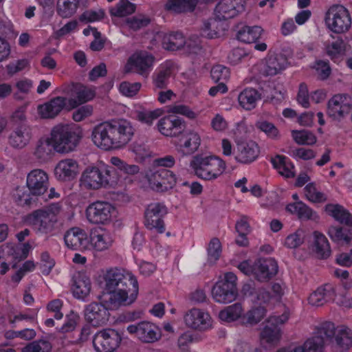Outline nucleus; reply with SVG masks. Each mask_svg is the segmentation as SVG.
<instances>
[{
	"label": "nucleus",
	"mask_w": 352,
	"mask_h": 352,
	"mask_svg": "<svg viewBox=\"0 0 352 352\" xmlns=\"http://www.w3.org/2000/svg\"><path fill=\"white\" fill-rule=\"evenodd\" d=\"M107 293L101 300L111 309H118L129 306L137 299L139 287L137 278L130 272L120 268H111L104 274Z\"/></svg>",
	"instance_id": "nucleus-1"
},
{
	"label": "nucleus",
	"mask_w": 352,
	"mask_h": 352,
	"mask_svg": "<svg viewBox=\"0 0 352 352\" xmlns=\"http://www.w3.org/2000/svg\"><path fill=\"white\" fill-rule=\"evenodd\" d=\"M325 341L330 342L334 352H346L352 346V333L344 326L336 327L334 323L326 321L317 327L316 335L302 346L277 352H322Z\"/></svg>",
	"instance_id": "nucleus-2"
},
{
	"label": "nucleus",
	"mask_w": 352,
	"mask_h": 352,
	"mask_svg": "<svg viewBox=\"0 0 352 352\" xmlns=\"http://www.w3.org/2000/svg\"><path fill=\"white\" fill-rule=\"evenodd\" d=\"M134 132L129 120L113 119L96 126L91 133V139L96 146L108 151L124 146L131 140Z\"/></svg>",
	"instance_id": "nucleus-3"
},
{
	"label": "nucleus",
	"mask_w": 352,
	"mask_h": 352,
	"mask_svg": "<svg viewBox=\"0 0 352 352\" xmlns=\"http://www.w3.org/2000/svg\"><path fill=\"white\" fill-rule=\"evenodd\" d=\"M48 185V175L44 170H32L27 176L28 190H25L24 188H16L13 195L14 201L18 206L23 208L36 207L38 202L37 197L47 191Z\"/></svg>",
	"instance_id": "nucleus-4"
},
{
	"label": "nucleus",
	"mask_w": 352,
	"mask_h": 352,
	"mask_svg": "<svg viewBox=\"0 0 352 352\" xmlns=\"http://www.w3.org/2000/svg\"><path fill=\"white\" fill-rule=\"evenodd\" d=\"M118 180L119 175L116 168L103 163L87 167L80 178L82 185L87 189L92 190L113 187Z\"/></svg>",
	"instance_id": "nucleus-5"
},
{
	"label": "nucleus",
	"mask_w": 352,
	"mask_h": 352,
	"mask_svg": "<svg viewBox=\"0 0 352 352\" xmlns=\"http://www.w3.org/2000/svg\"><path fill=\"white\" fill-rule=\"evenodd\" d=\"M82 138V129L76 124H59L54 126L50 133L54 150L59 153L74 151Z\"/></svg>",
	"instance_id": "nucleus-6"
},
{
	"label": "nucleus",
	"mask_w": 352,
	"mask_h": 352,
	"mask_svg": "<svg viewBox=\"0 0 352 352\" xmlns=\"http://www.w3.org/2000/svg\"><path fill=\"white\" fill-rule=\"evenodd\" d=\"M11 132L8 137L10 145L18 149L26 147L33 138V127L28 124L25 110L23 107L16 109L10 116Z\"/></svg>",
	"instance_id": "nucleus-7"
},
{
	"label": "nucleus",
	"mask_w": 352,
	"mask_h": 352,
	"mask_svg": "<svg viewBox=\"0 0 352 352\" xmlns=\"http://www.w3.org/2000/svg\"><path fill=\"white\" fill-rule=\"evenodd\" d=\"M190 166L198 177L212 180L222 175L226 168V162L216 156L197 155L190 162Z\"/></svg>",
	"instance_id": "nucleus-8"
},
{
	"label": "nucleus",
	"mask_w": 352,
	"mask_h": 352,
	"mask_svg": "<svg viewBox=\"0 0 352 352\" xmlns=\"http://www.w3.org/2000/svg\"><path fill=\"white\" fill-rule=\"evenodd\" d=\"M324 21L327 28L335 34L347 32L352 23L349 11L340 4L329 7L325 13Z\"/></svg>",
	"instance_id": "nucleus-9"
},
{
	"label": "nucleus",
	"mask_w": 352,
	"mask_h": 352,
	"mask_svg": "<svg viewBox=\"0 0 352 352\" xmlns=\"http://www.w3.org/2000/svg\"><path fill=\"white\" fill-rule=\"evenodd\" d=\"M236 276L232 272H227L222 280L213 286L212 295L214 300L227 304L234 301L238 296Z\"/></svg>",
	"instance_id": "nucleus-10"
},
{
	"label": "nucleus",
	"mask_w": 352,
	"mask_h": 352,
	"mask_svg": "<svg viewBox=\"0 0 352 352\" xmlns=\"http://www.w3.org/2000/svg\"><path fill=\"white\" fill-rule=\"evenodd\" d=\"M121 334L113 329L98 331L93 338V345L97 352H113L122 341Z\"/></svg>",
	"instance_id": "nucleus-11"
},
{
	"label": "nucleus",
	"mask_w": 352,
	"mask_h": 352,
	"mask_svg": "<svg viewBox=\"0 0 352 352\" xmlns=\"http://www.w3.org/2000/svg\"><path fill=\"white\" fill-rule=\"evenodd\" d=\"M85 212L87 219L91 223L107 225L112 221L115 208L109 202L96 201L89 204Z\"/></svg>",
	"instance_id": "nucleus-12"
},
{
	"label": "nucleus",
	"mask_w": 352,
	"mask_h": 352,
	"mask_svg": "<svg viewBox=\"0 0 352 352\" xmlns=\"http://www.w3.org/2000/svg\"><path fill=\"white\" fill-rule=\"evenodd\" d=\"M154 57L146 52H135L131 55L124 67L126 73L135 72L147 78L152 69Z\"/></svg>",
	"instance_id": "nucleus-13"
},
{
	"label": "nucleus",
	"mask_w": 352,
	"mask_h": 352,
	"mask_svg": "<svg viewBox=\"0 0 352 352\" xmlns=\"http://www.w3.org/2000/svg\"><path fill=\"white\" fill-rule=\"evenodd\" d=\"M150 187L157 192H164L176 184L175 175L170 170L164 168L151 170L146 174Z\"/></svg>",
	"instance_id": "nucleus-14"
},
{
	"label": "nucleus",
	"mask_w": 352,
	"mask_h": 352,
	"mask_svg": "<svg viewBox=\"0 0 352 352\" xmlns=\"http://www.w3.org/2000/svg\"><path fill=\"white\" fill-rule=\"evenodd\" d=\"M167 213L166 207L160 203L149 204L144 212L146 227L150 230L155 229L159 233L165 230L163 218Z\"/></svg>",
	"instance_id": "nucleus-15"
},
{
	"label": "nucleus",
	"mask_w": 352,
	"mask_h": 352,
	"mask_svg": "<svg viewBox=\"0 0 352 352\" xmlns=\"http://www.w3.org/2000/svg\"><path fill=\"white\" fill-rule=\"evenodd\" d=\"M26 221L37 232L47 234L53 230L56 219L44 209H38L29 214Z\"/></svg>",
	"instance_id": "nucleus-16"
},
{
	"label": "nucleus",
	"mask_w": 352,
	"mask_h": 352,
	"mask_svg": "<svg viewBox=\"0 0 352 352\" xmlns=\"http://www.w3.org/2000/svg\"><path fill=\"white\" fill-rule=\"evenodd\" d=\"M127 331L131 334H135L140 340L145 343H153L161 338L160 329L155 324L147 321L129 325Z\"/></svg>",
	"instance_id": "nucleus-17"
},
{
	"label": "nucleus",
	"mask_w": 352,
	"mask_h": 352,
	"mask_svg": "<svg viewBox=\"0 0 352 352\" xmlns=\"http://www.w3.org/2000/svg\"><path fill=\"white\" fill-rule=\"evenodd\" d=\"M100 303L91 302L85 309L86 320L94 327L104 325L109 321L111 309L100 297Z\"/></svg>",
	"instance_id": "nucleus-18"
},
{
	"label": "nucleus",
	"mask_w": 352,
	"mask_h": 352,
	"mask_svg": "<svg viewBox=\"0 0 352 352\" xmlns=\"http://www.w3.org/2000/svg\"><path fill=\"white\" fill-rule=\"evenodd\" d=\"M278 270V263L272 258H260L252 265V274L259 282L269 281L277 274Z\"/></svg>",
	"instance_id": "nucleus-19"
},
{
	"label": "nucleus",
	"mask_w": 352,
	"mask_h": 352,
	"mask_svg": "<svg viewBox=\"0 0 352 352\" xmlns=\"http://www.w3.org/2000/svg\"><path fill=\"white\" fill-rule=\"evenodd\" d=\"M178 137V142L175 145L177 151L183 155L193 154L201 144V138L196 131L185 129Z\"/></svg>",
	"instance_id": "nucleus-20"
},
{
	"label": "nucleus",
	"mask_w": 352,
	"mask_h": 352,
	"mask_svg": "<svg viewBox=\"0 0 352 352\" xmlns=\"http://www.w3.org/2000/svg\"><path fill=\"white\" fill-rule=\"evenodd\" d=\"M157 127L159 131L165 136L178 137L186 129V124L183 119L169 115L158 121Z\"/></svg>",
	"instance_id": "nucleus-21"
},
{
	"label": "nucleus",
	"mask_w": 352,
	"mask_h": 352,
	"mask_svg": "<svg viewBox=\"0 0 352 352\" xmlns=\"http://www.w3.org/2000/svg\"><path fill=\"white\" fill-rule=\"evenodd\" d=\"M244 0H221L215 8L217 17L219 20L234 18L245 10Z\"/></svg>",
	"instance_id": "nucleus-22"
},
{
	"label": "nucleus",
	"mask_w": 352,
	"mask_h": 352,
	"mask_svg": "<svg viewBox=\"0 0 352 352\" xmlns=\"http://www.w3.org/2000/svg\"><path fill=\"white\" fill-rule=\"evenodd\" d=\"M287 320L288 316L285 314L270 316L261 333V338L268 343L278 340L280 333L279 326L283 324Z\"/></svg>",
	"instance_id": "nucleus-23"
},
{
	"label": "nucleus",
	"mask_w": 352,
	"mask_h": 352,
	"mask_svg": "<svg viewBox=\"0 0 352 352\" xmlns=\"http://www.w3.org/2000/svg\"><path fill=\"white\" fill-rule=\"evenodd\" d=\"M259 153V147L254 141L238 142L235 160L241 164H249L257 159Z\"/></svg>",
	"instance_id": "nucleus-24"
},
{
	"label": "nucleus",
	"mask_w": 352,
	"mask_h": 352,
	"mask_svg": "<svg viewBox=\"0 0 352 352\" xmlns=\"http://www.w3.org/2000/svg\"><path fill=\"white\" fill-rule=\"evenodd\" d=\"M186 324L194 329L205 331L211 327V318L208 314L199 309H192L184 316Z\"/></svg>",
	"instance_id": "nucleus-25"
},
{
	"label": "nucleus",
	"mask_w": 352,
	"mask_h": 352,
	"mask_svg": "<svg viewBox=\"0 0 352 352\" xmlns=\"http://www.w3.org/2000/svg\"><path fill=\"white\" fill-rule=\"evenodd\" d=\"M78 173V164L73 159L67 158L58 162L54 168L55 177L60 182L74 179Z\"/></svg>",
	"instance_id": "nucleus-26"
},
{
	"label": "nucleus",
	"mask_w": 352,
	"mask_h": 352,
	"mask_svg": "<svg viewBox=\"0 0 352 352\" xmlns=\"http://www.w3.org/2000/svg\"><path fill=\"white\" fill-rule=\"evenodd\" d=\"M65 245L72 250L82 251L87 248L89 239L86 232L79 228H72L64 235Z\"/></svg>",
	"instance_id": "nucleus-27"
},
{
	"label": "nucleus",
	"mask_w": 352,
	"mask_h": 352,
	"mask_svg": "<svg viewBox=\"0 0 352 352\" xmlns=\"http://www.w3.org/2000/svg\"><path fill=\"white\" fill-rule=\"evenodd\" d=\"M351 110L350 105L346 102V97L338 94L333 96L327 104V115L333 120H340Z\"/></svg>",
	"instance_id": "nucleus-28"
},
{
	"label": "nucleus",
	"mask_w": 352,
	"mask_h": 352,
	"mask_svg": "<svg viewBox=\"0 0 352 352\" xmlns=\"http://www.w3.org/2000/svg\"><path fill=\"white\" fill-rule=\"evenodd\" d=\"M67 98L57 96L38 106V113L41 118L52 119L56 117L66 105Z\"/></svg>",
	"instance_id": "nucleus-29"
},
{
	"label": "nucleus",
	"mask_w": 352,
	"mask_h": 352,
	"mask_svg": "<svg viewBox=\"0 0 352 352\" xmlns=\"http://www.w3.org/2000/svg\"><path fill=\"white\" fill-rule=\"evenodd\" d=\"M336 287L332 284H324L318 287L309 297V303L313 306L320 307L329 300L334 299Z\"/></svg>",
	"instance_id": "nucleus-30"
},
{
	"label": "nucleus",
	"mask_w": 352,
	"mask_h": 352,
	"mask_svg": "<svg viewBox=\"0 0 352 352\" xmlns=\"http://www.w3.org/2000/svg\"><path fill=\"white\" fill-rule=\"evenodd\" d=\"M91 245L96 251L109 250L114 242L113 235L105 229L92 232L90 236Z\"/></svg>",
	"instance_id": "nucleus-31"
},
{
	"label": "nucleus",
	"mask_w": 352,
	"mask_h": 352,
	"mask_svg": "<svg viewBox=\"0 0 352 352\" xmlns=\"http://www.w3.org/2000/svg\"><path fill=\"white\" fill-rule=\"evenodd\" d=\"M72 91L75 98L69 99V104L72 108L92 100L96 95L95 90L82 84L74 85Z\"/></svg>",
	"instance_id": "nucleus-32"
},
{
	"label": "nucleus",
	"mask_w": 352,
	"mask_h": 352,
	"mask_svg": "<svg viewBox=\"0 0 352 352\" xmlns=\"http://www.w3.org/2000/svg\"><path fill=\"white\" fill-rule=\"evenodd\" d=\"M72 292L78 299H84L90 293L91 280L85 274L78 273L73 276Z\"/></svg>",
	"instance_id": "nucleus-33"
},
{
	"label": "nucleus",
	"mask_w": 352,
	"mask_h": 352,
	"mask_svg": "<svg viewBox=\"0 0 352 352\" xmlns=\"http://www.w3.org/2000/svg\"><path fill=\"white\" fill-rule=\"evenodd\" d=\"M331 239L339 246H348L352 241V228L343 226H331L328 230Z\"/></svg>",
	"instance_id": "nucleus-34"
},
{
	"label": "nucleus",
	"mask_w": 352,
	"mask_h": 352,
	"mask_svg": "<svg viewBox=\"0 0 352 352\" xmlns=\"http://www.w3.org/2000/svg\"><path fill=\"white\" fill-rule=\"evenodd\" d=\"M285 68V60L281 56H270L261 65L260 72L264 76H275Z\"/></svg>",
	"instance_id": "nucleus-35"
},
{
	"label": "nucleus",
	"mask_w": 352,
	"mask_h": 352,
	"mask_svg": "<svg viewBox=\"0 0 352 352\" xmlns=\"http://www.w3.org/2000/svg\"><path fill=\"white\" fill-rule=\"evenodd\" d=\"M286 210L290 213L297 215L300 219H316L318 217L316 213L301 201L289 204L286 206Z\"/></svg>",
	"instance_id": "nucleus-36"
},
{
	"label": "nucleus",
	"mask_w": 352,
	"mask_h": 352,
	"mask_svg": "<svg viewBox=\"0 0 352 352\" xmlns=\"http://www.w3.org/2000/svg\"><path fill=\"white\" fill-rule=\"evenodd\" d=\"M261 99V94L256 89L253 88L245 89L238 96L239 104L246 110H252L254 109L257 101Z\"/></svg>",
	"instance_id": "nucleus-37"
},
{
	"label": "nucleus",
	"mask_w": 352,
	"mask_h": 352,
	"mask_svg": "<svg viewBox=\"0 0 352 352\" xmlns=\"http://www.w3.org/2000/svg\"><path fill=\"white\" fill-rule=\"evenodd\" d=\"M325 210L340 223L352 227V215L343 206L339 204H327Z\"/></svg>",
	"instance_id": "nucleus-38"
},
{
	"label": "nucleus",
	"mask_w": 352,
	"mask_h": 352,
	"mask_svg": "<svg viewBox=\"0 0 352 352\" xmlns=\"http://www.w3.org/2000/svg\"><path fill=\"white\" fill-rule=\"evenodd\" d=\"M314 241L313 250L319 258L326 259L331 253L329 243L327 237L317 232H314Z\"/></svg>",
	"instance_id": "nucleus-39"
},
{
	"label": "nucleus",
	"mask_w": 352,
	"mask_h": 352,
	"mask_svg": "<svg viewBox=\"0 0 352 352\" xmlns=\"http://www.w3.org/2000/svg\"><path fill=\"white\" fill-rule=\"evenodd\" d=\"M263 29L261 26H243L237 32L236 38L246 43H256L261 37Z\"/></svg>",
	"instance_id": "nucleus-40"
},
{
	"label": "nucleus",
	"mask_w": 352,
	"mask_h": 352,
	"mask_svg": "<svg viewBox=\"0 0 352 352\" xmlns=\"http://www.w3.org/2000/svg\"><path fill=\"white\" fill-rule=\"evenodd\" d=\"M198 0H168L165 9L174 13L193 12Z\"/></svg>",
	"instance_id": "nucleus-41"
},
{
	"label": "nucleus",
	"mask_w": 352,
	"mask_h": 352,
	"mask_svg": "<svg viewBox=\"0 0 352 352\" xmlns=\"http://www.w3.org/2000/svg\"><path fill=\"white\" fill-rule=\"evenodd\" d=\"M87 2V0H58L57 13L63 18H69L77 11L80 3Z\"/></svg>",
	"instance_id": "nucleus-42"
},
{
	"label": "nucleus",
	"mask_w": 352,
	"mask_h": 352,
	"mask_svg": "<svg viewBox=\"0 0 352 352\" xmlns=\"http://www.w3.org/2000/svg\"><path fill=\"white\" fill-rule=\"evenodd\" d=\"M52 148H54L50 138H41L36 143L34 155L36 159L45 162L51 157Z\"/></svg>",
	"instance_id": "nucleus-43"
},
{
	"label": "nucleus",
	"mask_w": 352,
	"mask_h": 352,
	"mask_svg": "<svg viewBox=\"0 0 352 352\" xmlns=\"http://www.w3.org/2000/svg\"><path fill=\"white\" fill-rule=\"evenodd\" d=\"M186 45V39L181 32H173L166 34L163 38L162 45L165 50L175 51Z\"/></svg>",
	"instance_id": "nucleus-44"
},
{
	"label": "nucleus",
	"mask_w": 352,
	"mask_h": 352,
	"mask_svg": "<svg viewBox=\"0 0 352 352\" xmlns=\"http://www.w3.org/2000/svg\"><path fill=\"white\" fill-rule=\"evenodd\" d=\"M1 258H5L6 261H10L9 258L15 261L16 262L12 265V267L15 268L17 261H21L26 258H22L19 246L6 244L0 248V259Z\"/></svg>",
	"instance_id": "nucleus-45"
},
{
	"label": "nucleus",
	"mask_w": 352,
	"mask_h": 352,
	"mask_svg": "<svg viewBox=\"0 0 352 352\" xmlns=\"http://www.w3.org/2000/svg\"><path fill=\"white\" fill-rule=\"evenodd\" d=\"M221 25L220 20L210 19L205 21L201 28V35L208 38H214L218 36L219 27Z\"/></svg>",
	"instance_id": "nucleus-46"
},
{
	"label": "nucleus",
	"mask_w": 352,
	"mask_h": 352,
	"mask_svg": "<svg viewBox=\"0 0 352 352\" xmlns=\"http://www.w3.org/2000/svg\"><path fill=\"white\" fill-rule=\"evenodd\" d=\"M265 307L258 306L249 310L243 317V322L250 326L258 324L265 316Z\"/></svg>",
	"instance_id": "nucleus-47"
},
{
	"label": "nucleus",
	"mask_w": 352,
	"mask_h": 352,
	"mask_svg": "<svg viewBox=\"0 0 352 352\" xmlns=\"http://www.w3.org/2000/svg\"><path fill=\"white\" fill-rule=\"evenodd\" d=\"M242 305L239 302L227 307L219 314V318L223 321H234L238 319L242 314Z\"/></svg>",
	"instance_id": "nucleus-48"
},
{
	"label": "nucleus",
	"mask_w": 352,
	"mask_h": 352,
	"mask_svg": "<svg viewBox=\"0 0 352 352\" xmlns=\"http://www.w3.org/2000/svg\"><path fill=\"white\" fill-rule=\"evenodd\" d=\"M292 133L294 141L299 145H313L316 142V137L309 131L294 130Z\"/></svg>",
	"instance_id": "nucleus-49"
},
{
	"label": "nucleus",
	"mask_w": 352,
	"mask_h": 352,
	"mask_svg": "<svg viewBox=\"0 0 352 352\" xmlns=\"http://www.w3.org/2000/svg\"><path fill=\"white\" fill-rule=\"evenodd\" d=\"M51 351L50 342L44 340L33 341L21 349V352H51Z\"/></svg>",
	"instance_id": "nucleus-50"
},
{
	"label": "nucleus",
	"mask_w": 352,
	"mask_h": 352,
	"mask_svg": "<svg viewBox=\"0 0 352 352\" xmlns=\"http://www.w3.org/2000/svg\"><path fill=\"white\" fill-rule=\"evenodd\" d=\"M135 10V5L128 0H120L117 7L111 10V14L116 16H125L133 13Z\"/></svg>",
	"instance_id": "nucleus-51"
},
{
	"label": "nucleus",
	"mask_w": 352,
	"mask_h": 352,
	"mask_svg": "<svg viewBox=\"0 0 352 352\" xmlns=\"http://www.w3.org/2000/svg\"><path fill=\"white\" fill-rule=\"evenodd\" d=\"M305 194L307 199L313 203H321L327 200L325 195L318 191L314 183H309L305 186Z\"/></svg>",
	"instance_id": "nucleus-52"
},
{
	"label": "nucleus",
	"mask_w": 352,
	"mask_h": 352,
	"mask_svg": "<svg viewBox=\"0 0 352 352\" xmlns=\"http://www.w3.org/2000/svg\"><path fill=\"white\" fill-rule=\"evenodd\" d=\"M210 75L215 82H226L230 77V70L223 65H217L212 68Z\"/></svg>",
	"instance_id": "nucleus-53"
},
{
	"label": "nucleus",
	"mask_w": 352,
	"mask_h": 352,
	"mask_svg": "<svg viewBox=\"0 0 352 352\" xmlns=\"http://www.w3.org/2000/svg\"><path fill=\"white\" fill-rule=\"evenodd\" d=\"M345 50L344 42L342 38H338L326 46V52L331 59L337 58Z\"/></svg>",
	"instance_id": "nucleus-54"
},
{
	"label": "nucleus",
	"mask_w": 352,
	"mask_h": 352,
	"mask_svg": "<svg viewBox=\"0 0 352 352\" xmlns=\"http://www.w3.org/2000/svg\"><path fill=\"white\" fill-rule=\"evenodd\" d=\"M171 74L169 68H163L153 76V83L159 89H164L167 87L168 80Z\"/></svg>",
	"instance_id": "nucleus-55"
},
{
	"label": "nucleus",
	"mask_w": 352,
	"mask_h": 352,
	"mask_svg": "<svg viewBox=\"0 0 352 352\" xmlns=\"http://www.w3.org/2000/svg\"><path fill=\"white\" fill-rule=\"evenodd\" d=\"M304 240L305 232L302 230H297L287 236L285 245L289 248H296L303 243Z\"/></svg>",
	"instance_id": "nucleus-56"
},
{
	"label": "nucleus",
	"mask_w": 352,
	"mask_h": 352,
	"mask_svg": "<svg viewBox=\"0 0 352 352\" xmlns=\"http://www.w3.org/2000/svg\"><path fill=\"white\" fill-rule=\"evenodd\" d=\"M221 252V245L219 239L213 238L211 239L208 248V261L210 263L216 262Z\"/></svg>",
	"instance_id": "nucleus-57"
},
{
	"label": "nucleus",
	"mask_w": 352,
	"mask_h": 352,
	"mask_svg": "<svg viewBox=\"0 0 352 352\" xmlns=\"http://www.w3.org/2000/svg\"><path fill=\"white\" fill-rule=\"evenodd\" d=\"M141 87L142 84L140 82L124 81L120 85V91L127 97H133L138 94Z\"/></svg>",
	"instance_id": "nucleus-58"
},
{
	"label": "nucleus",
	"mask_w": 352,
	"mask_h": 352,
	"mask_svg": "<svg viewBox=\"0 0 352 352\" xmlns=\"http://www.w3.org/2000/svg\"><path fill=\"white\" fill-rule=\"evenodd\" d=\"M105 13L102 9H98V10H89L84 12L80 15L79 19L82 22H94L102 19Z\"/></svg>",
	"instance_id": "nucleus-59"
},
{
	"label": "nucleus",
	"mask_w": 352,
	"mask_h": 352,
	"mask_svg": "<svg viewBox=\"0 0 352 352\" xmlns=\"http://www.w3.org/2000/svg\"><path fill=\"white\" fill-rule=\"evenodd\" d=\"M167 111L174 114H181L190 119H194L196 113L192 111L188 106L184 104H174L168 107Z\"/></svg>",
	"instance_id": "nucleus-60"
},
{
	"label": "nucleus",
	"mask_w": 352,
	"mask_h": 352,
	"mask_svg": "<svg viewBox=\"0 0 352 352\" xmlns=\"http://www.w3.org/2000/svg\"><path fill=\"white\" fill-rule=\"evenodd\" d=\"M256 126L271 138L278 137V130L271 122L265 120L258 121L256 123Z\"/></svg>",
	"instance_id": "nucleus-61"
},
{
	"label": "nucleus",
	"mask_w": 352,
	"mask_h": 352,
	"mask_svg": "<svg viewBox=\"0 0 352 352\" xmlns=\"http://www.w3.org/2000/svg\"><path fill=\"white\" fill-rule=\"evenodd\" d=\"M296 100L298 104L304 108L309 107V91L307 86L305 82H301L299 85Z\"/></svg>",
	"instance_id": "nucleus-62"
},
{
	"label": "nucleus",
	"mask_w": 352,
	"mask_h": 352,
	"mask_svg": "<svg viewBox=\"0 0 352 352\" xmlns=\"http://www.w3.org/2000/svg\"><path fill=\"white\" fill-rule=\"evenodd\" d=\"M162 114L160 109H156L153 111H140L138 113V119L142 122L150 126L153 124L154 120L159 118Z\"/></svg>",
	"instance_id": "nucleus-63"
},
{
	"label": "nucleus",
	"mask_w": 352,
	"mask_h": 352,
	"mask_svg": "<svg viewBox=\"0 0 352 352\" xmlns=\"http://www.w3.org/2000/svg\"><path fill=\"white\" fill-rule=\"evenodd\" d=\"M126 22L131 29L136 31L147 26L150 23L151 20L148 17L133 16L128 19Z\"/></svg>",
	"instance_id": "nucleus-64"
}]
</instances>
